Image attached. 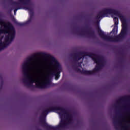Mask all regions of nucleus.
Masks as SVG:
<instances>
[{
  "label": "nucleus",
  "instance_id": "obj_1",
  "mask_svg": "<svg viewBox=\"0 0 130 130\" xmlns=\"http://www.w3.org/2000/svg\"><path fill=\"white\" fill-rule=\"evenodd\" d=\"M31 60V58L27 59L22 65L23 82L28 87H31L35 83L37 88H47L50 85V75L55 76V80H58L60 77L59 74L61 72V66L54 57H51V62L47 70L40 69L36 71L39 61L35 60L30 62Z\"/></svg>",
  "mask_w": 130,
  "mask_h": 130
},
{
  "label": "nucleus",
  "instance_id": "obj_2",
  "mask_svg": "<svg viewBox=\"0 0 130 130\" xmlns=\"http://www.w3.org/2000/svg\"><path fill=\"white\" fill-rule=\"evenodd\" d=\"M15 37V28L0 18V51L7 47Z\"/></svg>",
  "mask_w": 130,
  "mask_h": 130
},
{
  "label": "nucleus",
  "instance_id": "obj_3",
  "mask_svg": "<svg viewBox=\"0 0 130 130\" xmlns=\"http://www.w3.org/2000/svg\"><path fill=\"white\" fill-rule=\"evenodd\" d=\"M54 110L57 111L61 118V121L58 126H53L48 125V127L50 130H60L62 128H66L68 125H70L73 121V115L70 111L63 109L60 107L54 108Z\"/></svg>",
  "mask_w": 130,
  "mask_h": 130
},
{
  "label": "nucleus",
  "instance_id": "obj_4",
  "mask_svg": "<svg viewBox=\"0 0 130 130\" xmlns=\"http://www.w3.org/2000/svg\"><path fill=\"white\" fill-rule=\"evenodd\" d=\"M22 6H25L23 8L24 10H28V11L31 10V8H30V0H19L18 3L14 2L13 3L14 8L16 9L14 10V15L17 14L18 10L23 9L22 8Z\"/></svg>",
  "mask_w": 130,
  "mask_h": 130
},
{
  "label": "nucleus",
  "instance_id": "obj_5",
  "mask_svg": "<svg viewBox=\"0 0 130 130\" xmlns=\"http://www.w3.org/2000/svg\"><path fill=\"white\" fill-rule=\"evenodd\" d=\"M88 56L91 57L93 60L94 61L96 65L93 71H87L83 69L77 70V72L81 73V74H84V75H95L98 73V56L89 55Z\"/></svg>",
  "mask_w": 130,
  "mask_h": 130
},
{
  "label": "nucleus",
  "instance_id": "obj_6",
  "mask_svg": "<svg viewBox=\"0 0 130 130\" xmlns=\"http://www.w3.org/2000/svg\"><path fill=\"white\" fill-rule=\"evenodd\" d=\"M85 56H86V53L78 54L76 56L75 58L76 60H78V62H79V61H80L81 59H82V61H83V58H84ZM82 61L80 62L79 64H78L79 67H80V68H81V63H82Z\"/></svg>",
  "mask_w": 130,
  "mask_h": 130
},
{
  "label": "nucleus",
  "instance_id": "obj_7",
  "mask_svg": "<svg viewBox=\"0 0 130 130\" xmlns=\"http://www.w3.org/2000/svg\"><path fill=\"white\" fill-rule=\"evenodd\" d=\"M122 128L124 130H130V119L125 122V124L123 125Z\"/></svg>",
  "mask_w": 130,
  "mask_h": 130
},
{
  "label": "nucleus",
  "instance_id": "obj_8",
  "mask_svg": "<svg viewBox=\"0 0 130 130\" xmlns=\"http://www.w3.org/2000/svg\"><path fill=\"white\" fill-rule=\"evenodd\" d=\"M100 32H101L102 36L103 38L104 39H105V40H109V39H108V37H107V36L104 35V34H103V32H102L101 28H100V27H99V26H98V33L99 34Z\"/></svg>",
  "mask_w": 130,
  "mask_h": 130
},
{
  "label": "nucleus",
  "instance_id": "obj_9",
  "mask_svg": "<svg viewBox=\"0 0 130 130\" xmlns=\"http://www.w3.org/2000/svg\"><path fill=\"white\" fill-rule=\"evenodd\" d=\"M120 20L122 22V29L124 30V29H125V21L124 18H123V17H121Z\"/></svg>",
  "mask_w": 130,
  "mask_h": 130
},
{
  "label": "nucleus",
  "instance_id": "obj_10",
  "mask_svg": "<svg viewBox=\"0 0 130 130\" xmlns=\"http://www.w3.org/2000/svg\"><path fill=\"white\" fill-rule=\"evenodd\" d=\"M48 112H50V110L49 109L44 110L42 114V116H43V117H45V115H47Z\"/></svg>",
  "mask_w": 130,
  "mask_h": 130
},
{
  "label": "nucleus",
  "instance_id": "obj_11",
  "mask_svg": "<svg viewBox=\"0 0 130 130\" xmlns=\"http://www.w3.org/2000/svg\"><path fill=\"white\" fill-rule=\"evenodd\" d=\"M103 17V13H101V14H99V20L100 19V18H102Z\"/></svg>",
  "mask_w": 130,
  "mask_h": 130
},
{
  "label": "nucleus",
  "instance_id": "obj_12",
  "mask_svg": "<svg viewBox=\"0 0 130 130\" xmlns=\"http://www.w3.org/2000/svg\"><path fill=\"white\" fill-rule=\"evenodd\" d=\"M116 28H117V26H114L113 31H114V29H116Z\"/></svg>",
  "mask_w": 130,
  "mask_h": 130
},
{
  "label": "nucleus",
  "instance_id": "obj_13",
  "mask_svg": "<svg viewBox=\"0 0 130 130\" xmlns=\"http://www.w3.org/2000/svg\"><path fill=\"white\" fill-rule=\"evenodd\" d=\"M114 19H115V20H116V21H118L117 18L114 17Z\"/></svg>",
  "mask_w": 130,
  "mask_h": 130
},
{
  "label": "nucleus",
  "instance_id": "obj_14",
  "mask_svg": "<svg viewBox=\"0 0 130 130\" xmlns=\"http://www.w3.org/2000/svg\"><path fill=\"white\" fill-rule=\"evenodd\" d=\"M115 24H116V25H117V24H118V22H115Z\"/></svg>",
  "mask_w": 130,
  "mask_h": 130
},
{
  "label": "nucleus",
  "instance_id": "obj_15",
  "mask_svg": "<svg viewBox=\"0 0 130 130\" xmlns=\"http://www.w3.org/2000/svg\"><path fill=\"white\" fill-rule=\"evenodd\" d=\"M98 62H99H99H100V61H99V60H98Z\"/></svg>",
  "mask_w": 130,
  "mask_h": 130
},
{
  "label": "nucleus",
  "instance_id": "obj_16",
  "mask_svg": "<svg viewBox=\"0 0 130 130\" xmlns=\"http://www.w3.org/2000/svg\"><path fill=\"white\" fill-rule=\"evenodd\" d=\"M29 14H31V12H29Z\"/></svg>",
  "mask_w": 130,
  "mask_h": 130
}]
</instances>
